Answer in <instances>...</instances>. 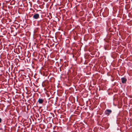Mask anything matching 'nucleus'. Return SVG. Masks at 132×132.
<instances>
[{
  "label": "nucleus",
  "instance_id": "obj_5",
  "mask_svg": "<svg viewBox=\"0 0 132 132\" xmlns=\"http://www.w3.org/2000/svg\"><path fill=\"white\" fill-rule=\"evenodd\" d=\"M17 50H14L13 51H14V53H16V52H17Z\"/></svg>",
  "mask_w": 132,
  "mask_h": 132
},
{
  "label": "nucleus",
  "instance_id": "obj_14",
  "mask_svg": "<svg viewBox=\"0 0 132 132\" xmlns=\"http://www.w3.org/2000/svg\"><path fill=\"white\" fill-rule=\"evenodd\" d=\"M73 54H74V52H73Z\"/></svg>",
  "mask_w": 132,
  "mask_h": 132
},
{
  "label": "nucleus",
  "instance_id": "obj_4",
  "mask_svg": "<svg viewBox=\"0 0 132 132\" xmlns=\"http://www.w3.org/2000/svg\"><path fill=\"white\" fill-rule=\"evenodd\" d=\"M43 100L42 99L39 98L38 100V102L39 103L41 104L43 103Z\"/></svg>",
  "mask_w": 132,
  "mask_h": 132
},
{
  "label": "nucleus",
  "instance_id": "obj_15",
  "mask_svg": "<svg viewBox=\"0 0 132 132\" xmlns=\"http://www.w3.org/2000/svg\"><path fill=\"white\" fill-rule=\"evenodd\" d=\"M86 50H84V51H86Z\"/></svg>",
  "mask_w": 132,
  "mask_h": 132
},
{
  "label": "nucleus",
  "instance_id": "obj_9",
  "mask_svg": "<svg viewBox=\"0 0 132 132\" xmlns=\"http://www.w3.org/2000/svg\"><path fill=\"white\" fill-rule=\"evenodd\" d=\"M74 55H73H73H72V57H74Z\"/></svg>",
  "mask_w": 132,
  "mask_h": 132
},
{
  "label": "nucleus",
  "instance_id": "obj_2",
  "mask_svg": "<svg viewBox=\"0 0 132 132\" xmlns=\"http://www.w3.org/2000/svg\"><path fill=\"white\" fill-rule=\"evenodd\" d=\"M39 17V15L38 13H35L33 16V18L35 19H37Z\"/></svg>",
  "mask_w": 132,
  "mask_h": 132
},
{
  "label": "nucleus",
  "instance_id": "obj_13",
  "mask_svg": "<svg viewBox=\"0 0 132 132\" xmlns=\"http://www.w3.org/2000/svg\"><path fill=\"white\" fill-rule=\"evenodd\" d=\"M5 126H4L5 127Z\"/></svg>",
  "mask_w": 132,
  "mask_h": 132
},
{
  "label": "nucleus",
  "instance_id": "obj_8",
  "mask_svg": "<svg viewBox=\"0 0 132 132\" xmlns=\"http://www.w3.org/2000/svg\"><path fill=\"white\" fill-rule=\"evenodd\" d=\"M53 132H56V131H53Z\"/></svg>",
  "mask_w": 132,
  "mask_h": 132
},
{
  "label": "nucleus",
  "instance_id": "obj_1",
  "mask_svg": "<svg viewBox=\"0 0 132 132\" xmlns=\"http://www.w3.org/2000/svg\"><path fill=\"white\" fill-rule=\"evenodd\" d=\"M111 110L108 109H107L105 111L104 113L107 116H108L111 113Z\"/></svg>",
  "mask_w": 132,
  "mask_h": 132
},
{
  "label": "nucleus",
  "instance_id": "obj_11",
  "mask_svg": "<svg viewBox=\"0 0 132 132\" xmlns=\"http://www.w3.org/2000/svg\"><path fill=\"white\" fill-rule=\"evenodd\" d=\"M42 85V86H43V87H44V86H43V85Z\"/></svg>",
  "mask_w": 132,
  "mask_h": 132
},
{
  "label": "nucleus",
  "instance_id": "obj_6",
  "mask_svg": "<svg viewBox=\"0 0 132 132\" xmlns=\"http://www.w3.org/2000/svg\"><path fill=\"white\" fill-rule=\"evenodd\" d=\"M2 121V119L1 118H0V123H1Z\"/></svg>",
  "mask_w": 132,
  "mask_h": 132
},
{
  "label": "nucleus",
  "instance_id": "obj_12",
  "mask_svg": "<svg viewBox=\"0 0 132 132\" xmlns=\"http://www.w3.org/2000/svg\"><path fill=\"white\" fill-rule=\"evenodd\" d=\"M88 50L89 51V52H90V50Z\"/></svg>",
  "mask_w": 132,
  "mask_h": 132
},
{
  "label": "nucleus",
  "instance_id": "obj_7",
  "mask_svg": "<svg viewBox=\"0 0 132 132\" xmlns=\"http://www.w3.org/2000/svg\"><path fill=\"white\" fill-rule=\"evenodd\" d=\"M42 21V20H40L39 21V22H40Z\"/></svg>",
  "mask_w": 132,
  "mask_h": 132
},
{
  "label": "nucleus",
  "instance_id": "obj_10",
  "mask_svg": "<svg viewBox=\"0 0 132 132\" xmlns=\"http://www.w3.org/2000/svg\"><path fill=\"white\" fill-rule=\"evenodd\" d=\"M19 50H18V52H19Z\"/></svg>",
  "mask_w": 132,
  "mask_h": 132
},
{
  "label": "nucleus",
  "instance_id": "obj_3",
  "mask_svg": "<svg viewBox=\"0 0 132 132\" xmlns=\"http://www.w3.org/2000/svg\"><path fill=\"white\" fill-rule=\"evenodd\" d=\"M122 82V83H125L127 81V79L125 77L122 78L121 79Z\"/></svg>",
  "mask_w": 132,
  "mask_h": 132
},
{
  "label": "nucleus",
  "instance_id": "obj_16",
  "mask_svg": "<svg viewBox=\"0 0 132 132\" xmlns=\"http://www.w3.org/2000/svg\"><path fill=\"white\" fill-rule=\"evenodd\" d=\"M131 1H132V0H131Z\"/></svg>",
  "mask_w": 132,
  "mask_h": 132
}]
</instances>
